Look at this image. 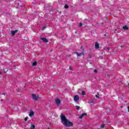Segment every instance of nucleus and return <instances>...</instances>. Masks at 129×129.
<instances>
[{
  "mask_svg": "<svg viewBox=\"0 0 129 129\" xmlns=\"http://www.w3.org/2000/svg\"><path fill=\"white\" fill-rule=\"evenodd\" d=\"M105 36H106V34H105Z\"/></svg>",
  "mask_w": 129,
  "mask_h": 129,
  "instance_id": "obj_29",
  "label": "nucleus"
},
{
  "mask_svg": "<svg viewBox=\"0 0 129 129\" xmlns=\"http://www.w3.org/2000/svg\"><path fill=\"white\" fill-rule=\"evenodd\" d=\"M86 115H87V114L86 113H83L80 116L79 118L81 119L83 117V116H85Z\"/></svg>",
  "mask_w": 129,
  "mask_h": 129,
  "instance_id": "obj_9",
  "label": "nucleus"
},
{
  "mask_svg": "<svg viewBox=\"0 0 129 129\" xmlns=\"http://www.w3.org/2000/svg\"><path fill=\"white\" fill-rule=\"evenodd\" d=\"M34 114H35V113L33 111H31L29 113V116L32 117V116H33Z\"/></svg>",
  "mask_w": 129,
  "mask_h": 129,
  "instance_id": "obj_10",
  "label": "nucleus"
},
{
  "mask_svg": "<svg viewBox=\"0 0 129 129\" xmlns=\"http://www.w3.org/2000/svg\"><path fill=\"white\" fill-rule=\"evenodd\" d=\"M76 107L77 109H78V110H79V108H80V107H79V106H76Z\"/></svg>",
  "mask_w": 129,
  "mask_h": 129,
  "instance_id": "obj_18",
  "label": "nucleus"
},
{
  "mask_svg": "<svg viewBox=\"0 0 129 129\" xmlns=\"http://www.w3.org/2000/svg\"><path fill=\"white\" fill-rule=\"evenodd\" d=\"M74 100L75 102H78L79 101V96L76 95L74 98Z\"/></svg>",
  "mask_w": 129,
  "mask_h": 129,
  "instance_id": "obj_5",
  "label": "nucleus"
},
{
  "mask_svg": "<svg viewBox=\"0 0 129 129\" xmlns=\"http://www.w3.org/2000/svg\"><path fill=\"white\" fill-rule=\"evenodd\" d=\"M81 49H82V50H83V51L79 53L78 52H76V54L77 55V56H84V48H83V46H81Z\"/></svg>",
  "mask_w": 129,
  "mask_h": 129,
  "instance_id": "obj_2",
  "label": "nucleus"
},
{
  "mask_svg": "<svg viewBox=\"0 0 129 129\" xmlns=\"http://www.w3.org/2000/svg\"><path fill=\"white\" fill-rule=\"evenodd\" d=\"M18 32V30H15V31H12L11 33H12V36H15V34H16V33Z\"/></svg>",
  "mask_w": 129,
  "mask_h": 129,
  "instance_id": "obj_11",
  "label": "nucleus"
},
{
  "mask_svg": "<svg viewBox=\"0 0 129 129\" xmlns=\"http://www.w3.org/2000/svg\"><path fill=\"white\" fill-rule=\"evenodd\" d=\"M83 25L82 23H79V27H81Z\"/></svg>",
  "mask_w": 129,
  "mask_h": 129,
  "instance_id": "obj_21",
  "label": "nucleus"
},
{
  "mask_svg": "<svg viewBox=\"0 0 129 129\" xmlns=\"http://www.w3.org/2000/svg\"><path fill=\"white\" fill-rule=\"evenodd\" d=\"M69 8V6L67 5H64V9H68Z\"/></svg>",
  "mask_w": 129,
  "mask_h": 129,
  "instance_id": "obj_16",
  "label": "nucleus"
},
{
  "mask_svg": "<svg viewBox=\"0 0 129 129\" xmlns=\"http://www.w3.org/2000/svg\"><path fill=\"white\" fill-rule=\"evenodd\" d=\"M3 95H6V94L5 93H3Z\"/></svg>",
  "mask_w": 129,
  "mask_h": 129,
  "instance_id": "obj_27",
  "label": "nucleus"
},
{
  "mask_svg": "<svg viewBox=\"0 0 129 129\" xmlns=\"http://www.w3.org/2000/svg\"><path fill=\"white\" fill-rule=\"evenodd\" d=\"M128 112H129V106L127 107Z\"/></svg>",
  "mask_w": 129,
  "mask_h": 129,
  "instance_id": "obj_25",
  "label": "nucleus"
},
{
  "mask_svg": "<svg viewBox=\"0 0 129 129\" xmlns=\"http://www.w3.org/2000/svg\"><path fill=\"white\" fill-rule=\"evenodd\" d=\"M86 94V93H85V91H82V95H85Z\"/></svg>",
  "mask_w": 129,
  "mask_h": 129,
  "instance_id": "obj_15",
  "label": "nucleus"
},
{
  "mask_svg": "<svg viewBox=\"0 0 129 129\" xmlns=\"http://www.w3.org/2000/svg\"><path fill=\"white\" fill-rule=\"evenodd\" d=\"M121 107H122V106H121Z\"/></svg>",
  "mask_w": 129,
  "mask_h": 129,
  "instance_id": "obj_30",
  "label": "nucleus"
},
{
  "mask_svg": "<svg viewBox=\"0 0 129 129\" xmlns=\"http://www.w3.org/2000/svg\"><path fill=\"white\" fill-rule=\"evenodd\" d=\"M70 70H72V69H71V67L69 68Z\"/></svg>",
  "mask_w": 129,
  "mask_h": 129,
  "instance_id": "obj_26",
  "label": "nucleus"
},
{
  "mask_svg": "<svg viewBox=\"0 0 129 129\" xmlns=\"http://www.w3.org/2000/svg\"><path fill=\"white\" fill-rule=\"evenodd\" d=\"M40 40H42L43 42H45V43H48V39H47L46 38H41Z\"/></svg>",
  "mask_w": 129,
  "mask_h": 129,
  "instance_id": "obj_7",
  "label": "nucleus"
},
{
  "mask_svg": "<svg viewBox=\"0 0 129 129\" xmlns=\"http://www.w3.org/2000/svg\"><path fill=\"white\" fill-rule=\"evenodd\" d=\"M110 48L107 47V52H109V50H110Z\"/></svg>",
  "mask_w": 129,
  "mask_h": 129,
  "instance_id": "obj_20",
  "label": "nucleus"
},
{
  "mask_svg": "<svg viewBox=\"0 0 129 129\" xmlns=\"http://www.w3.org/2000/svg\"><path fill=\"white\" fill-rule=\"evenodd\" d=\"M35 125H31L30 126V129H35Z\"/></svg>",
  "mask_w": 129,
  "mask_h": 129,
  "instance_id": "obj_12",
  "label": "nucleus"
},
{
  "mask_svg": "<svg viewBox=\"0 0 129 129\" xmlns=\"http://www.w3.org/2000/svg\"><path fill=\"white\" fill-rule=\"evenodd\" d=\"M123 30H128V28L126 26L123 27Z\"/></svg>",
  "mask_w": 129,
  "mask_h": 129,
  "instance_id": "obj_13",
  "label": "nucleus"
},
{
  "mask_svg": "<svg viewBox=\"0 0 129 129\" xmlns=\"http://www.w3.org/2000/svg\"><path fill=\"white\" fill-rule=\"evenodd\" d=\"M88 103L89 104H95V101H94V99L89 100L88 102Z\"/></svg>",
  "mask_w": 129,
  "mask_h": 129,
  "instance_id": "obj_6",
  "label": "nucleus"
},
{
  "mask_svg": "<svg viewBox=\"0 0 129 129\" xmlns=\"http://www.w3.org/2000/svg\"><path fill=\"white\" fill-rule=\"evenodd\" d=\"M55 102L57 106H59L61 104V100L58 98L55 99Z\"/></svg>",
  "mask_w": 129,
  "mask_h": 129,
  "instance_id": "obj_3",
  "label": "nucleus"
},
{
  "mask_svg": "<svg viewBox=\"0 0 129 129\" xmlns=\"http://www.w3.org/2000/svg\"><path fill=\"white\" fill-rule=\"evenodd\" d=\"M95 49H99V44L98 42H96L95 44Z\"/></svg>",
  "mask_w": 129,
  "mask_h": 129,
  "instance_id": "obj_8",
  "label": "nucleus"
},
{
  "mask_svg": "<svg viewBox=\"0 0 129 129\" xmlns=\"http://www.w3.org/2000/svg\"><path fill=\"white\" fill-rule=\"evenodd\" d=\"M95 97H96V98H99V96L98 95H96Z\"/></svg>",
  "mask_w": 129,
  "mask_h": 129,
  "instance_id": "obj_24",
  "label": "nucleus"
},
{
  "mask_svg": "<svg viewBox=\"0 0 129 129\" xmlns=\"http://www.w3.org/2000/svg\"><path fill=\"white\" fill-rule=\"evenodd\" d=\"M4 100L3 99H1V101H3Z\"/></svg>",
  "mask_w": 129,
  "mask_h": 129,
  "instance_id": "obj_28",
  "label": "nucleus"
},
{
  "mask_svg": "<svg viewBox=\"0 0 129 129\" xmlns=\"http://www.w3.org/2000/svg\"><path fill=\"white\" fill-rule=\"evenodd\" d=\"M60 118L61 123L63 125H64V126H67L68 127L73 126V123L67 119L66 116H65L63 114H60Z\"/></svg>",
  "mask_w": 129,
  "mask_h": 129,
  "instance_id": "obj_1",
  "label": "nucleus"
},
{
  "mask_svg": "<svg viewBox=\"0 0 129 129\" xmlns=\"http://www.w3.org/2000/svg\"><path fill=\"white\" fill-rule=\"evenodd\" d=\"M95 73H97V70H94Z\"/></svg>",
  "mask_w": 129,
  "mask_h": 129,
  "instance_id": "obj_23",
  "label": "nucleus"
},
{
  "mask_svg": "<svg viewBox=\"0 0 129 129\" xmlns=\"http://www.w3.org/2000/svg\"><path fill=\"white\" fill-rule=\"evenodd\" d=\"M24 120H25V121H27L28 120V117H25V118H24Z\"/></svg>",
  "mask_w": 129,
  "mask_h": 129,
  "instance_id": "obj_19",
  "label": "nucleus"
},
{
  "mask_svg": "<svg viewBox=\"0 0 129 129\" xmlns=\"http://www.w3.org/2000/svg\"><path fill=\"white\" fill-rule=\"evenodd\" d=\"M47 27L46 26H44L42 28V30H45V29H46Z\"/></svg>",
  "mask_w": 129,
  "mask_h": 129,
  "instance_id": "obj_22",
  "label": "nucleus"
},
{
  "mask_svg": "<svg viewBox=\"0 0 129 129\" xmlns=\"http://www.w3.org/2000/svg\"><path fill=\"white\" fill-rule=\"evenodd\" d=\"M104 126H105V125H104V124H102V125H101V128H104Z\"/></svg>",
  "mask_w": 129,
  "mask_h": 129,
  "instance_id": "obj_17",
  "label": "nucleus"
},
{
  "mask_svg": "<svg viewBox=\"0 0 129 129\" xmlns=\"http://www.w3.org/2000/svg\"><path fill=\"white\" fill-rule=\"evenodd\" d=\"M37 65V61H34L32 63V66H36Z\"/></svg>",
  "mask_w": 129,
  "mask_h": 129,
  "instance_id": "obj_14",
  "label": "nucleus"
},
{
  "mask_svg": "<svg viewBox=\"0 0 129 129\" xmlns=\"http://www.w3.org/2000/svg\"><path fill=\"white\" fill-rule=\"evenodd\" d=\"M32 96L33 99H34V100H36V101L38 100V99L39 97V95H38L37 96H36V94H32Z\"/></svg>",
  "mask_w": 129,
  "mask_h": 129,
  "instance_id": "obj_4",
  "label": "nucleus"
}]
</instances>
